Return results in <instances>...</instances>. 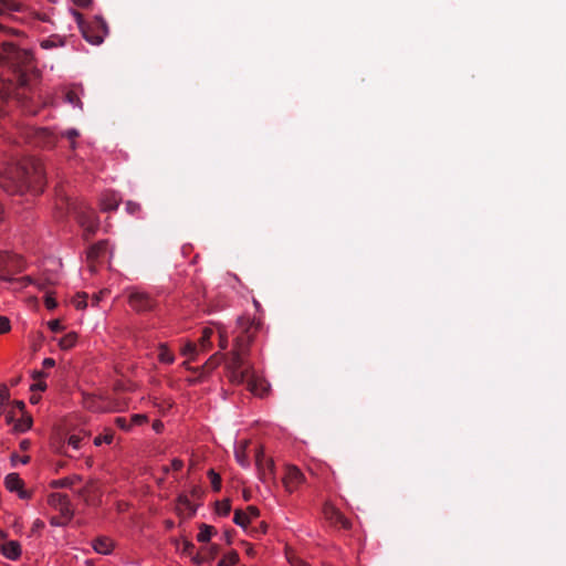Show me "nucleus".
Wrapping results in <instances>:
<instances>
[{
	"label": "nucleus",
	"instance_id": "f257e3e1",
	"mask_svg": "<svg viewBox=\"0 0 566 566\" xmlns=\"http://www.w3.org/2000/svg\"><path fill=\"white\" fill-rule=\"evenodd\" d=\"M0 62L13 72L12 80L0 83V116L7 113L4 106L12 98L17 99L27 113L35 115L38 108L33 106L32 99L33 90L40 80V71L34 63L32 52L2 41Z\"/></svg>",
	"mask_w": 566,
	"mask_h": 566
},
{
	"label": "nucleus",
	"instance_id": "f03ea898",
	"mask_svg": "<svg viewBox=\"0 0 566 566\" xmlns=\"http://www.w3.org/2000/svg\"><path fill=\"white\" fill-rule=\"evenodd\" d=\"M238 328L239 334L235 337L230 358L227 360L228 377L232 384H245L250 392L263 397L269 390V385L254 375L253 367L248 360L250 345L261 328V322L250 317H240Z\"/></svg>",
	"mask_w": 566,
	"mask_h": 566
},
{
	"label": "nucleus",
	"instance_id": "7ed1b4c3",
	"mask_svg": "<svg viewBox=\"0 0 566 566\" xmlns=\"http://www.w3.org/2000/svg\"><path fill=\"white\" fill-rule=\"evenodd\" d=\"M44 185V167L38 159L11 165L0 174V187L9 195L23 193L27 190L38 195L42 192Z\"/></svg>",
	"mask_w": 566,
	"mask_h": 566
},
{
	"label": "nucleus",
	"instance_id": "20e7f679",
	"mask_svg": "<svg viewBox=\"0 0 566 566\" xmlns=\"http://www.w3.org/2000/svg\"><path fill=\"white\" fill-rule=\"evenodd\" d=\"M22 135L28 143L41 148H53L57 142V135L49 128L25 126Z\"/></svg>",
	"mask_w": 566,
	"mask_h": 566
},
{
	"label": "nucleus",
	"instance_id": "39448f33",
	"mask_svg": "<svg viewBox=\"0 0 566 566\" xmlns=\"http://www.w3.org/2000/svg\"><path fill=\"white\" fill-rule=\"evenodd\" d=\"M77 22L82 35L87 42L93 45H99L104 41L107 34V25L102 19L96 18L91 22H85L82 15L77 14Z\"/></svg>",
	"mask_w": 566,
	"mask_h": 566
},
{
	"label": "nucleus",
	"instance_id": "423d86ee",
	"mask_svg": "<svg viewBox=\"0 0 566 566\" xmlns=\"http://www.w3.org/2000/svg\"><path fill=\"white\" fill-rule=\"evenodd\" d=\"M128 304L134 311L144 313L154 310L156 302L148 293L133 290L128 296Z\"/></svg>",
	"mask_w": 566,
	"mask_h": 566
},
{
	"label": "nucleus",
	"instance_id": "0eeeda50",
	"mask_svg": "<svg viewBox=\"0 0 566 566\" xmlns=\"http://www.w3.org/2000/svg\"><path fill=\"white\" fill-rule=\"evenodd\" d=\"M23 266L24 263L21 256L9 252H0V273L6 280H9L6 275L20 272Z\"/></svg>",
	"mask_w": 566,
	"mask_h": 566
},
{
	"label": "nucleus",
	"instance_id": "6e6552de",
	"mask_svg": "<svg viewBox=\"0 0 566 566\" xmlns=\"http://www.w3.org/2000/svg\"><path fill=\"white\" fill-rule=\"evenodd\" d=\"M48 503L55 510H59L66 522L72 520L74 512L72 510L70 499L66 494L52 493L48 497Z\"/></svg>",
	"mask_w": 566,
	"mask_h": 566
},
{
	"label": "nucleus",
	"instance_id": "1a4fd4ad",
	"mask_svg": "<svg viewBox=\"0 0 566 566\" xmlns=\"http://www.w3.org/2000/svg\"><path fill=\"white\" fill-rule=\"evenodd\" d=\"M255 464L260 479L266 483L273 479L274 474V462L271 459H265L262 448H258L255 451Z\"/></svg>",
	"mask_w": 566,
	"mask_h": 566
},
{
	"label": "nucleus",
	"instance_id": "9d476101",
	"mask_svg": "<svg viewBox=\"0 0 566 566\" xmlns=\"http://www.w3.org/2000/svg\"><path fill=\"white\" fill-rule=\"evenodd\" d=\"M304 481L305 476L297 467H286L283 483L287 492H294Z\"/></svg>",
	"mask_w": 566,
	"mask_h": 566
},
{
	"label": "nucleus",
	"instance_id": "9b49d317",
	"mask_svg": "<svg viewBox=\"0 0 566 566\" xmlns=\"http://www.w3.org/2000/svg\"><path fill=\"white\" fill-rule=\"evenodd\" d=\"M108 242L106 240L98 241L91 245L87 250L86 260L88 263L90 271L92 273L97 271L96 264L101 256H103L107 250Z\"/></svg>",
	"mask_w": 566,
	"mask_h": 566
},
{
	"label": "nucleus",
	"instance_id": "f8f14e48",
	"mask_svg": "<svg viewBox=\"0 0 566 566\" xmlns=\"http://www.w3.org/2000/svg\"><path fill=\"white\" fill-rule=\"evenodd\" d=\"M78 222L84 229L85 239H90L98 229V220L93 211L83 212L78 216Z\"/></svg>",
	"mask_w": 566,
	"mask_h": 566
},
{
	"label": "nucleus",
	"instance_id": "ddd939ff",
	"mask_svg": "<svg viewBox=\"0 0 566 566\" xmlns=\"http://www.w3.org/2000/svg\"><path fill=\"white\" fill-rule=\"evenodd\" d=\"M6 488L10 492H18L21 499H29L30 493L23 490V481L20 479L19 474L10 473L6 476L4 480Z\"/></svg>",
	"mask_w": 566,
	"mask_h": 566
},
{
	"label": "nucleus",
	"instance_id": "4468645a",
	"mask_svg": "<svg viewBox=\"0 0 566 566\" xmlns=\"http://www.w3.org/2000/svg\"><path fill=\"white\" fill-rule=\"evenodd\" d=\"M326 516L333 524L340 525L345 530H348L352 526L349 520L334 507L326 510Z\"/></svg>",
	"mask_w": 566,
	"mask_h": 566
},
{
	"label": "nucleus",
	"instance_id": "2eb2a0df",
	"mask_svg": "<svg viewBox=\"0 0 566 566\" xmlns=\"http://www.w3.org/2000/svg\"><path fill=\"white\" fill-rule=\"evenodd\" d=\"M1 552L7 558L15 560L21 555V545L17 541H9L2 545Z\"/></svg>",
	"mask_w": 566,
	"mask_h": 566
},
{
	"label": "nucleus",
	"instance_id": "dca6fc26",
	"mask_svg": "<svg viewBox=\"0 0 566 566\" xmlns=\"http://www.w3.org/2000/svg\"><path fill=\"white\" fill-rule=\"evenodd\" d=\"M98 488L95 481H88L82 489L76 491V494L82 497L86 503H90L97 494Z\"/></svg>",
	"mask_w": 566,
	"mask_h": 566
},
{
	"label": "nucleus",
	"instance_id": "f3484780",
	"mask_svg": "<svg viewBox=\"0 0 566 566\" xmlns=\"http://www.w3.org/2000/svg\"><path fill=\"white\" fill-rule=\"evenodd\" d=\"M248 446H249V441L243 440L240 442L239 446L235 447V450H234L235 460L243 468H248L250 464L248 453H247Z\"/></svg>",
	"mask_w": 566,
	"mask_h": 566
},
{
	"label": "nucleus",
	"instance_id": "a211bd4d",
	"mask_svg": "<svg viewBox=\"0 0 566 566\" xmlns=\"http://www.w3.org/2000/svg\"><path fill=\"white\" fill-rule=\"evenodd\" d=\"M219 553V548L217 545H210L208 548H203L202 552L197 553L192 559L197 564L203 563L206 559H212L214 558Z\"/></svg>",
	"mask_w": 566,
	"mask_h": 566
},
{
	"label": "nucleus",
	"instance_id": "6ab92c4d",
	"mask_svg": "<svg viewBox=\"0 0 566 566\" xmlns=\"http://www.w3.org/2000/svg\"><path fill=\"white\" fill-rule=\"evenodd\" d=\"M93 548L99 554L107 555L113 549V542L107 537H99L93 542Z\"/></svg>",
	"mask_w": 566,
	"mask_h": 566
},
{
	"label": "nucleus",
	"instance_id": "aec40b11",
	"mask_svg": "<svg viewBox=\"0 0 566 566\" xmlns=\"http://www.w3.org/2000/svg\"><path fill=\"white\" fill-rule=\"evenodd\" d=\"M82 478L80 475L67 476L59 480H54L51 483L52 488H70L72 489L76 483L81 482Z\"/></svg>",
	"mask_w": 566,
	"mask_h": 566
},
{
	"label": "nucleus",
	"instance_id": "412c9836",
	"mask_svg": "<svg viewBox=\"0 0 566 566\" xmlns=\"http://www.w3.org/2000/svg\"><path fill=\"white\" fill-rule=\"evenodd\" d=\"M232 350L228 354V356L226 355H222V354H214L212 355L207 361L206 364L203 365V369L207 371V373H210L212 371L214 368H217V366H219V364L224 359L226 361L230 358V355H231Z\"/></svg>",
	"mask_w": 566,
	"mask_h": 566
},
{
	"label": "nucleus",
	"instance_id": "4be33fe9",
	"mask_svg": "<svg viewBox=\"0 0 566 566\" xmlns=\"http://www.w3.org/2000/svg\"><path fill=\"white\" fill-rule=\"evenodd\" d=\"M32 426V418L31 416L27 415L25 412H22V417L18 419L14 423V430L18 432H25L29 430Z\"/></svg>",
	"mask_w": 566,
	"mask_h": 566
},
{
	"label": "nucleus",
	"instance_id": "5701e85b",
	"mask_svg": "<svg viewBox=\"0 0 566 566\" xmlns=\"http://www.w3.org/2000/svg\"><path fill=\"white\" fill-rule=\"evenodd\" d=\"M101 206L105 211L116 210L118 207V199L115 195H105L101 200Z\"/></svg>",
	"mask_w": 566,
	"mask_h": 566
},
{
	"label": "nucleus",
	"instance_id": "b1692460",
	"mask_svg": "<svg viewBox=\"0 0 566 566\" xmlns=\"http://www.w3.org/2000/svg\"><path fill=\"white\" fill-rule=\"evenodd\" d=\"M158 359L164 364H172L175 361V355L169 350L166 344L159 345Z\"/></svg>",
	"mask_w": 566,
	"mask_h": 566
},
{
	"label": "nucleus",
	"instance_id": "393cba45",
	"mask_svg": "<svg viewBox=\"0 0 566 566\" xmlns=\"http://www.w3.org/2000/svg\"><path fill=\"white\" fill-rule=\"evenodd\" d=\"M64 45V38L60 35H51L48 39L41 41L42 49H53Z\"/></svg>",
	"mask_w": 566,
	"mask_h": 566
},
{
	"label": "nucleus",
	"instance_id": "a878e982",
	"mask_svg": "<svg viewBox=\"0 0 566 566\" xmlns=\"http://www.w3.org/2000/svg\"><path fill=\"white\" fill-rule=\"evenodd\" d=\"M214 527L213 526H210V525H207V524H201L200 525V531L197 535V539L198 542L200 543H206V542H209L211 536L214 534Z\"/></svg>",
	"mask_w": 566,
	"mask_h": 566
},
{
	"label": "nucleus",
	"instance_id": "bb28decb",
	"mask_svg": "<svg viewBox=\"0 0 566 566\" xmlns=\"http://www.w3.org/2000/svg\"><path fill=\"white\" fill-rule=\"evenodd\" d=\"M32 377L35 380V382L31 385L30 389L32 391H44L46 389V384L42 379L45 377V374L43 371L35 370L33 371Z\"/></svg>",
	"mask_w": 566,
	"mask_h": 566
},
{
	"label": "nucleus",
	"instance_id": "cd10ccee",
	"mask_svg": "<svg viewBox=\"0 0 566 566\" xmlns=\"http://www.w3.org/2000/svg\"><path fill=\"white\" fill-rule=\"evenodd\" d=\"M76 340H77V335H76V333L72 332V333H69V334L64 335L63 337H61L59 340V345L62 349L66 350V349L72 348L76 344Z\"/></svg>",
	"mask_w": 566,
	"mask_h": 566
},
{
	"label": "nucleus",
	"instance_id": "c85d7f7f",
	"mask_svg": "<svg viewBox=\"0 0 566 566\" xmlns=\"http://www.w3.org/2000/svg\"><path fill=\"white\" fill-rule=\"evenodd\" d=\"M233 522L243 527L245 531H248V526L250 524V521H249V515L247 513H244V511L242 510H235L234 511V516H233Z\"/></svg>",
	"mask_w": 566,
	"mask_h": 566
},
{
	"label": "nucleus",
	"instance_id": "c756f323",
	"mask_svg": "<svg viewBox=\"0 0 566 566\" xmlns=\"http://www.w3.org/2000/svg\"><path fill=\"white\" fill-rule=\"evenodd\" d=\"M213 334V331L209 327L203 328L202 335L199 338V345L202 350H207L211 346V336Z\"/></svg>",
	"mask_w": 566,
	"mask_h": 566
},
{
	"label": "nucleus",
	"instance_id": "7c9ffc66",
	"mask_svg": "<svg viewBox=\"0 0 566 566\" xmlns=\"http://www.w3.org/2000/svg\"><path fill=\"white\" fill-rule=\"evenodd\" d=\"M21 4L15 0H0V14L6 11H20Z\"/></svg>",
	"mask_w": 566,
	"mask_h": 566
},
{
	"label": "nucleus",
	"instance_id": "2f4dec72",
	"mask_svg": "<svg viewBox=\"0 0 566 566\" xmlns=\"http://www.w3.org/2000/svg\"><path fill=\"white\" fill-rule=\"evenodd\" d=\"M113 439H114V431L108 429L105 431L104 434H99L94 438V444L97 447L101 446L102 443L111 444L113 442Z\"/></svg>",
	"mask_w": 566,
	"mask_h": 566
},
{
	"label": "nucleus",
	"instance_id": "473e14b6",
	"mask_svg": "<svg viewBox=\"0 0 566 566\" xmlns=\"http://www.w3.org/2000/svg\"><path fill=\"white\" fill-rule=\"evenodd\" d=\"M239 560L237 552H230L218 562V566H233Z\"/></svg>",
	"mask_w": 566,
	"mask_h": 566
},
{
	"label": "nucleus",
	"instance_id": "72a5a7b5",
	"mask_svg": "<svg viewBox=\"0 0 566 566\" xmlns=\"http://www.w3.org/2000/svg\"><path fill=\"white\" fill-rule=\"evenodd\" d=\"M216 511L221 516H227L231 511V503L229 500L218 501L216 503Z\"/></svg>",
	"mask_w": 566,
	"mask_h": 566
},
{
	"label": "nucleus",
	"instance_id": "f704fd0d",
	"mask_svg": "<svg viewBox=\"0 0 566 566\" xmlns=\"http://www.w3.org/2000/svg\"><path fill=\"white\" fill-rule=\"evenodd\" d=\"M208 476L210 478L212 489L214 491H220L221 489V478L218 473L214 472V470H209Z\"/></svg>",
	"mask_w": 566,
	"mask_h": 566
},
{
	"label": "nucleus",
	"instance_id": "c9c22d12",
	"mask_svg": "<svg viewBox=\"0 0 566 566\" xmlns=\"http://www.w3.org/2000/svg\"><path fill=\"white\" fill-rule=\"evenodd\" d=\"M181 354L185 356H189L191 359H193L195 355L197 354V345L192 342H188L182 347Z\"/></svg>",
	"mask_w": 566,
	"mask_h": 566
},
{
	"label": "nucleus",
	"instance_id": "e433bc0d",
	"mask_svg": "<svg viewBox=\"0 0 566 566\" xmlns=\"http://www.w3.org/2000/svg\"><path fill=\"white\" fill-rule=\"evenodd\" d=\"M266 528H268V525L266 523L264 522H261L259 524L258 527H251V528H248V533L251 535V536H258L260 534H264L266 532Z\"/></svg>",
	"mask_w": 566,
	"mask_h": 566
},
{
	"label": "nucleus",
	"instance_id": "4c0bfd02",
	"mask_svg": "<svg viewBox=\"0 0 566 566\" xmlns=\"http://www.w3.org/2000/svg\"><path fill=\"white\" fill-rule=\"evenodd\" d=\"M10 321L6 316H0V334H6L10 331Z\"/></svg>",
	"mask_w": 566,
	"mask_h": 566
},
{
	"label": "nucleus",
	"instance_id": "58836bf2",
	"mask_svg": "<svg viewBox=\"0 0 566 566\" xmlns=\"http://www.w3.org/2000/svg\"><path fill=\"white\" fill-rule=\"evenodd\" d=\"M86 296L87 295L84 293L83 295H78L76 298H74L73 303L77 310H82V308L86 307V305H87Z\"/></svg>",
	"mask_w": 566,
	"mask_h": 566
},
{
	"label": "nucleus",
	"instance_id": "ea45409f",
	"mask_svg": "<svg viewBox=\"0 0 566 566\" xmlns=\"http://www.w3.org/2000/svg\"><path fill=\"white\" fill-rule=\"evenodd\" d=\"M65 138H67L71 142V147H75V139L78 136V132L76 129H69L63 135Z\"/></svg>",
	"mask_w": 566,
	"mask_h": 566
},
{
	"label": "nucleus",
	"instance_id": "a19ab883",
	"mask_svg": "<svg viewBox=\"0 0 566 566\" xmlns=\"http://www.w3.org/2000/svg\"><path fill=\"white\" fill-rule=\"evenodd\" d=\"M287 559L293 566H305V562H303L300 557H297L293 553H287Z\"/></svg>",
	"mask_w": 566,
	"mask_h": 566
},
{
	"label": "nucleus",
	"instance_id": "79ce46f5",
	"mask_svg": "<svg viewBox=\"0 0 566 566\" xmlns=\"http://www.w3.org/2000/svg\"><path fill=\"white\" fill-rule=\"evenodd\" d=\"M126 210L130 214H136L140 211V205L133 201H127Z\"/></svg>",
	"mask_w": 566,
	"mask_h": 566
},
{
	"label": "nucleus",
	"instance_id": "37998d69",
	"mask_svg": "<svg viewBox=\"0 0 566 566\" xmlns=\"http://www.w3.org/2000/svg\"><path fill=\"white\" fill-rule=\"evenodd\" d=\"M249 515V521L251 522L252 520L259 517L260 515V511L256 506H253V505H250L247 507V511L244 512Z\"/></svg>",
	"mask_w": 566,
	"mask_h": 566
},
{
	"label": "nucleus",
	"instance_id": "c03bdc74",
	"mask_svg": "<svg viewBox=\"0 0 566 566\" xmlns=\"http://www.w3.org/2000/svg\"><path fill=\"white\" fill-rule=\"evenodd\" d=\"M82 443V438L77 434H72L69 438V446L73 447L74 449H80Z\"/></svg>",
	"mask_w": 566,
	"mask_h": 566
},
{
	"label": "nucleus",
	"instance_id": "a18cd8bd",
	"mask_svg": "<svg viewBox=\"0 0 566 566\" xmlns=\"http://www.w3.org/2000/svg\"><path fill=\"white\" fill-rule=\"evenodd\" d=\"M9 399V390L6 386L0 387V407L4 408V401Z\"/></svg>",
	"mask_w": 566,
	"mask_h": 566
},
{
	"label": "nucleus",
	"instance_id": "49530a36",
	"mask_svg": "<svg viewBox=\"0 0 566 566\" xmlns=\"http://www.w3.org/2000/svg\"><path fill=\"white\" fill-rule=\"evenodd\" d=\"M44 303L48 310H54L57 306L56 301L54 300V297H52L50 293L45 295Z\"/></svg>",
	"mask_w": 566,
	"mask_h": 566
},
{
	"label": "nucleus",
	"instance_id": "de8ad7c7",
	"mask_svg": "<svg viewBox=\"0 0 566 566\" xmlns=\"http://www.w3.org/2000/svg\"><path fill=\"white\" fill-rule=\"evenodd\" d=\"M182 552L189 556H192L195 552V545L189 541H185L182 544Z\"/></svg>",
	"mask_w": 566,
	"mask_h": 566
},
{
	"label": "nucleus",
	"instance_id": "09e8293b",
	"mask_svg": "<svg viewBox=\"0 0 566 566\" xmlns=\"http://www.w3.org/2000/svg\"><path fill=\"white\" fill-rule=\"evenodd\" d=\"M12 464L14 465L17 461H20L22 464H27L30 462L29 455L19 457L18 454L13 453L11 455Z\"/></svg>",
	"mask_w": 566,
	"mask_h": 566
},
{
	"label": "nucleus",
	"instance_id": "8fccbe9b",
	"mask_svg": "<svg viewBox=\"0 0 566 566\" xmlns=\"http://www.w3.org/2000/svg\"><path fill=\"white\" fill-rule=\"evenodd\" d=\"M49 327L52 332H61L63 329V326L59 319H53L49 322Z\"/></svg>",
	"mask_w": 566,
	"mask_h": 566
},
{
	"label": "nucleus",
	"instance_id": "3c124183",
	"mask_svg": "<svg viewBox=\"0 0 566 566\" xmlns=\"http://www.w3.org/2000/svg\"><path fill=\"white\" fill-rule=\"evenodd\" d=\"M115 423L117 427H119L120 429H124V430H127L129 428V426L127 424V420L122 417H117L115 419Z\"/></svg>",
	"mask_w": 566,
	"mask_h": 566
},
{
	"label": "nucleus",
	"instance_id": "603ef678",
	"mask_svg": "<svg viewBox=\"0 0 566 566\" xmlns=\"http://www.w3.org/2000/svg\"><path fill=\"white\" fill-rule=\"evenodd\" d=\"M182 467H184V462L180 459H174L171 461L172 470L179 471V470H181Z\"/></svg>",
	"mask_w": 566,
	"mask_h": 566
},
{
	"label": "nucleus",
	"instance_id": "864d4df0",
	"mask_svg": "<svg viewBox=\"0 0 566 566\" xmlns=\"http://www.w3.org/2000/svg\"><path fill=\"white\" fill-rule=\"evenodd\" d=\"M42 365L44 368H52L55 366V360L53 358H44Z\"/></svg>",
	"mask_w": 566,
	"mask_h": 566
},
{
	"label": "nucleus",
	"instance_id": "5fc2aeb1",
	"mask_svg": "<svg viewBox=\"0 0 566 566\" xmlns=\"http://www.w3.org/2000/svg\"><path fill=\"white\" fill-rule=\"evenodd\" d=\"M66 98L70 103L74 104L75 102H78V97L74 92H69L66 94Z\"/></svg>",
	"mask_w": 566,
	"mask_h": 566
},
{
	"label": "nucleus",
	"instance_id": "6e6d98bb",
	"mask_svg": "<svg viewBox=\"0 0 566 566\" xmlns=\"http://www.w3.org/2000/svg\"><path fill=\"white\" fill-rule=\"evenodd\" d=\"M30 446H31V442H30L29 440H27V439H24V440H22V441L20 442V449H21L22 451H27V450H29Z\"/></svg>",
	"mask_w": 566,
	"mask_h": 566
},
{
	"label": "nucleus",
	"instance_id": "4d7b16f0",
	"mask_svg": "<svg viewBox=\"0 0 566 566\" xmlns=\"http://www.w3.org/2000/svg\"><path fill=\"white\" fill-rule=\"evenodd\" d=\"M179 503L182 505H186L187 507H190V502L185 495H180L178 499Z\"/></svg>",
	"mask_w": 566,
	"mask_h": 566
},
{
	"label": "nucleus",
	"instance_id": "13d9d810",
	"mask_svg": "<svg viewBox=\"0 0 566 566\" xmlns=\"http://www.w3.org/2000/svg\"><path fill=\"white\" fill-rule=\"evenodd\" d=\"M14 406L21 411L24 412L25 403L22 400L14 401Z\"/></svg>",
	"mask_w": 566,
	"mask_h": 566
},
{
	"label": "nucleus",
	"instance_id": "bf43d9fd",
	"mask_svg": "<svg viewBox=\"0 0 566 566\" xmlns=\"http://www.w3.org/2000/svg\"><path fill=\"white\" fill-rule=\"evenodd\" d=\"M73 2L80 7H87L90 4L91 0H73Z\"/></svg>",
	"mask_w": 566,
	"mask_h": 566
},
{
	"label": "nucleus",
	"instance_id": "052dcab7",
	"mask_svg": "<svg viewBox=\"0 0 566 566\" xmlns=\"http://www.w3.org/2000/svg\"><path fill=\"white\" fill-rule=\"evenodd\" d=\"M227 345H228V340L226 337H223L222 335H220V348L221 349H226L227 348Z\"/></svg>",
	"mask_w": 566,
	"mask_h": 566
},
{
	"label": "nucleus",
	"instance_id": "680f3d73",
	"mask_svg": "<svg viewBox=\"0 0 566 566\" xmlns=\"http://www.w3.org/2000/svg\"><path fill=\"white\" fill-rule=\"evenodd\" d=\"M224 537H226V541L230 544L231 543V532L230 531H226L224 532Z\"/></svg>",
	"mask_w": 566,
	"mask_h": 566
},
{
	"label": "nucleus",
	"instance_id": "e2e57ef3",
	"mask_svg": "<svg viewBox=\"0 0 566 566\" xmlns=\"http://www.w3.org/2000/svg\"><path fill=\"white\" fill-rule=\"evenodd\" d=\"M143 419H144L143 416H139V415L134 416V420H136L138 422H140Z\"/></svg>",
	"mask_w": 566,
	"mask_h": 566
},
{
	"label": "nucleus",
	"instance_id": "0e129e2a",
	"mask_svg": "<svg viewBox=\"0 0 566 566\" xmlns=\"http://www.w3.org/2000/svg\"><path fill=\"white\" fill-rule=\"evenodd\" d=\"M53 525H62L63 523H60L56 518H53L51 522Z\"/></svg>",
	"mask_w": 566,
	"mask_h": 566
},
{
	"label": "nucleus",
	"instance_id": "69168bd1",
	"mask_svg": "<svg viewBox=\"0 0 566 566\" xmlns=\"http://www.w3.org/2000/svg\"><path fill=\"white\" fill-rule=\"evenodd\" d=\"M30 401L32 403H36L39 401V398H35L34 396L31 397Z\"/></svg>",
	"mask_w": 566,
	"mask_h": 566
},
{
	"label": "nucleus",
	"instance_id": "338daca9",
	"mask_svg": "<svg viewBox=\"0 0 566 566\" xmlns=\"http://www.w3.org/2000/svg\"><path fill=\"white\" fill-rule=\"evenodd\" d=\"M7 420H8V422L13 421V416H12L11 413H9V415L7 416Z\"/></svg>",
	"mask_w": 566,
	"mask_h": 566
},
{
	"label": "nucleus",
	"instance_id": "774afa93",
	"mask_svg": "<svg viewBox=\"0 0 566 566\" xmlns=\"http://www.w3.org/2000/svg\"><path fill=\"white\" fill-rule=\"evenodd\" d=\"M253 303H254V306L256 307V310H259L260 303L256 300H254Z\"/></svg>",
	"mask_w": 566,
	"mask_h": 566
}]
</instances>
